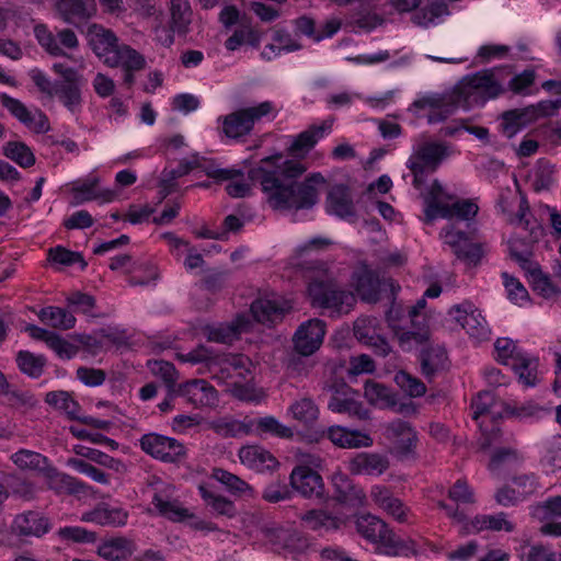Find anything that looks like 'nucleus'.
<instances>
[{"mask_svg": "<svg viewBox=\"0 0 561 561\" xmlns=\"http://www.w3.org/2000/svg\"><path fill=\"white\" fill-rule=\"evenodd\" d=\"M254 423L233 419H221L213 423L215 432L224 437H239L253 431Z\"/></svg>", "mask_w": 561, "mask_h": 561, "instance_id": "obj_49", "label": "nucleus"}, {"mask_svg": "<svg viewBox=\"0 0 561 561\" xmlns=\"http://www.w3.org/2000/svg\"><path fill=\"white\" fill-rule=\"evenodd\" d=\"M290 307L277 299L261 298L251 305L253 318L263 324L271 325L280 321Z\"/></svg>", "mask_w": 561, "mask_h": 561, "instance_id": "obj_30", "label": "nucleus"}, {"mask_svg": "<svg viewBox=\"0 0 561 561\" xmlns=\"http://www.w3.org/2000/svg\"><path fill=\"white\" fill-rule=\"evenodd\" d=\"M325 209L328 214L350 222L357 219L351 190L345 184H335L330 188L325 198Z\"/></svg>", "mask_w": 561, "mask_h": 561, "instance_id": "obj_13", "label": "nucleus"}, {"mask_svg": "<svg viewBox=\"0 0 561 561\" xmlns=\"http://www.w3.org/2000/svg\"><path fill=\"white\" fill-rule=\"evenodd\" d=\"M306 171L302 162L277 153L263 158L257 167L249 170L248 175L254 184H260L273 209L300 210L310 209L318 203L319 186L327 182L319 172L299 182Z\"/></svg>", "mask_w": 561, "mask_h": 561, "instance_id": "obj_1", "label": "nucleus"}, {"mask_svg": "<svg viewBox=\"0 0 561 561\" xmlns=\"http://www.w3.org/2000/svg\"><path fill=\"white\" fill-rule=\"evenodd\" d=\"M45 402L49 405L64 411L70 419L79 420L78 412L80 405L67 391H50L45 397Z\"/></svg>", "mask_w": 561, "mask_h": 561, "instance_id": "obj_51", "label": "nucleus"}, {"mask_svg": "<svg viewBox=\"0 0 561 561\" xmlns=\"http://www.w3.org/2000/svg\"><path fill=\"white\" fill-rule=\"evenodd\" d=\"M386 436L407 456L414 451L419 440L417 434L411 424L401 419L393 420L387 424Z\"/></svg>", "mask_w": 561, "mask_h": 561, "instance_id": "obj_26", "label": "nucleus"}, {"mask_svg": "<svg viewBox=\"0 0 561 561\" xmlns=\"http://www.w3.org/2000/svg\"><path fill=\"white\" fill-rule=\"evenodd\" d=\"M11 460L22 470L42 471L48 467V460L39 453L20 449L11 455Z\"/></svg>", "mask_w": 561, "mask_h": 561, "instance_id": "obj_47", "label": "nucleus"}, {"mask_svg": "<svg viewBox=\"0 0 561 561\" xmlns=\"http://www.w3.org/2000/svg\"><path fill=\"white\" fill-rule=\"evenodd\" d=\"M38 317L43 322L55 329L69 330L76 324V318L72 312L60 307L49 306L43 308Z\"/></svg>", "mask_w": 561, "mask_h": 561, "instance_id": "obj_43", "label": "nucleus"}, {"mask_svg": "<svg viewBox=\"0 0 561 561\" xmlns=\"http://www.w3.org/2000/svg\"><path fill=\"white\" fill-rule=\"evenodd\" d=\"M308 290L312 305L329 309L332 314L347 313L356 302L353 293L336 288L329 277L325 279H313L310 282Z\"/></svg>", "mask_w": 561, "mask_h": 561, "instance_id": "obj_5", "label": "nucleus"}, {"mask_svg": "<svg viewBox=\"0 0 561 561\" xmlns=\"http://www.w3.org/2000/svg\"><path fill=\"white\" fill-rule=\"evenodd\" d=\"M83 84L84 80L55 83L53 96H56L70 113L77 114L81 111L82 106L81 88Z\"/></svg>", "mask_w": 561, "mask_h": 561, "instance_id": "obj_37", "label": "nucleus"}, {"mask_svg": "<svg viewBox=\"0 0 561 561\" xmlns=\"http://www.w3.org/2000/svg\"><path fill=\"white\" fill-rule=\"evenodd\" d=\"M496 360L503 365H511L519 360L526 353L520 351L516 343L508 337H499L494 343Z\"/></svg>", "mask_w": 561, "mask_h": 561, "instance_id": "obj_57", "label": "nucleus"}, {"mask_svg": "<svg viewBox=\"0 0 561 561\" xmlns=\"http://www.w3.org/2000/svg\"><path fill=\"white\" fill-rule=\"evenodd\" d=\"M265 535L268 541L278 551L283 550L288 553H299L305 551L309 546L307 537L294 528H267Z\"/></svg>", "mask_w": 561, "mask_h": 561, "instance_id": "obj_18", "label": "nucleus"}, {"mask_svg": "<svg viewBox=\"0 0 561 561\" xmlns=\"http://www.w3.org/2000/svg\"><path fill=\"white\" fill-rule=\"evenodd\" d=\"M176 394L194 408L210 407L217 402L216 389L204 379H193L180 385Z\"/></svg>", "mask_w": 561, "mask_h": 561, "instance_id": "obj_19", "label": "nucleus"}, {"mask_svg": "<svg viewBox=\"0 0 561 561\" xmlns=\"http://www.w3.org/2000/svg\"><path fill=\"white\" fill-rule=\"evenodd\" d=\"M451 199L453 196L444 190L443 185L438 180H435L432 183L430 191L424 196V221L426 224H431L433 220L438 218L442 208H444V206L447 204L446 202Z\"/></svg>", "mask_w": 561, "mask_h": 561, "instance_id": "obj_38", "label": "nucleus"}, {"mask_svg": "<svg viewBox=\"0 0 561 561\" xmlns=\"http://www.w3.org/2000/svg\"><path fill=\"white\" fill-rule=\"evenodd\" d=\"M173 493L174 488L171 484L157 482L154 484L152 504L158 512L168 519L182 522L192 515L187 508L181 507L178 501L172 500Z\"/></svg>", "mask_w": 561, "mask_h": 561, "instance_id": "obj_15", "label": "nucleus"}, {"mask_svg": "<svg viewBox=\"0 0 561 561\" xmlns=\"http://www.w3.org/2000/svg\"><path fill=\"white\" fill-rule=\"evenodd\" d=\"M128 513L121 507H112L101 503L91 511L84 512L80 519L100 526L119 527L127 523Z\"/></svg>", "mask_w": 561, "mask_h": 561, "instance_id": "obj_27", "label": "nucleus"}, {"mask_svg": "<svg viewBox=\"0 0 561 561\" xmlns=\"http://www.w3.org/2000/svg\"><path fill=\"white\" fill-rule=\"evenodd\" d=\"M56 10L67 23L87 20L95 12L94 0H56Z\"/></svg>", "mask_w": 561, "mask_h": 561, "instance_id": "obj_34", "label": "nucleus"}, {"mask_svg": "<svg viewBox=\"0 0 561 561\" xmlns=\"http://www.w3.org/2000/svg\"><path fill=\"white\" fill-rule=\"evenodd\" d=\"M394 381L410 397H421L426 392L424 382L404 370L396 374Z\"/></svg>", "mask_w": 561, "mask_h": 561, "instance_id": "obj_62", "label": "nucleus"}, {"mask_svg": "<svg viewBox=\"0 0 561 561\" xmlns=\"http://www.w3.org/2000/svg\"><path fill=\"white\" fill-rule=\"evenodd\" d=\"M325 324L320 319H311L300 324L294 335L295 350L302 356L313 354L322 344Z\"/></svg>", "mask_w": 561, "mask_h": 561, "instance_id": "obj_12", "label": "nucleus"}, {"mask_svg": "<svg viewBox=\"0 0 561 561\" xmlns=\"http://www.w3.org/2000/svg\"><path fill=\"white\" fill-rule=\"evenodd\" d=\"M19 369L31 378H39L46 365L43 355H35L28 351H20L16 355Z\"/></svg>", "mask_w": 561, "mask_h": 561, "instance_id": "obj_50", "label": "nucleus"}, {"mask_svg": "<svg viewBox=\"0 0 561 561\" xmlns=\"http://www.w3.org/2000/svg\"><path fill=\"white\" fill-rule=\"evenodd\" d=\"M291 488L304 497H322L324 484L322 477L306 466L294 468L289 476Z\"/></svg>", "mask_w": 561, "mask_h": 561, "instance_id": "obj_17", "label": "nucleus"}, {"mask_svg": "<svg viewBox=\"0 0 561 561\" xmlns=\"http://www.w3.org/2000/svg\"><path fill=\"white\" fill-rule=\"evenodd\" d=\"M502 68L483 69L462 78L457 89L459 96L468 104L472 102L483 104L490 99L502 94L505 89L499 76Z\"/></svg>", "mask_w": 561, "mask_h": 561, "instance_id": "obj_2", "label": "nucleus"}, {"mask_svg": "<svg viewBox=\"0 0 561 561\" xmlns=\"http://www.w3.org/2000/svg\"><path fill=\"white\" fill-rule=\"evenodd\" d=\"M136 551V545L126 537H112L99 545L96 553L108 561H125Z\"/></svg>", "mask_w": 561, "mask_h": 561, "instance_id": "obj_32", "label": "nucleus"}, {"mask_svg": "<svg viewBox=\"0 0 561 561\" xmlns=\"http://www.w3.org/2000/svg\"><path fill=\"white\" fill-rule=\"evenodd\" d=\"M289 411L293 417L306 425L312 424L319 416V409L310 398H302L295 401Z\"/></svg>", "mask_w": 561, "mask_h": 561, "instance_id": "obj_58", "label": "nucleus"}, {"mask_svg": "<svg viewBox=\"0 0 561 561\" xmlns=\"http://www.w3.org/2000/svg\"><path fill=\"white\" fill-rule=\"evenodd\" d=\"M274 112L273 102L264 101L257 105L241 107L220 116L218 122L221 124V131L227 138L241 140L251 134L256 123Z\"/></svg>", "mask_w": 561, "mask_h": 561, "instance_id": "obj_3", "label": "nucleus"}, {"mask_svg": "<svg viewBox=\"0 0 561 561\" xmlns=\"http://www.w3.org/2000/svg\"><path fill=\"white\" fill-rule=\"evenodd\" d=\"M250 422L254 423L253 431H255L257 435L271 434L280 438H288L293 436L291 428L278 422L274 416L268 415L251 420Z\"/></svg>", "mask_w": 561, "mask_h": 561, "instance_id": "obj_53", "label": "nucleus"}, {"mask_svg": "<svg viewBox=\"0 0 561 561\" xmlns=\"http://www.w3.org/2000/svg\"><path fill=\"white\" fill-rule=\"evenodd\" d=\"M0 103L14 118L32 131L43 134L49 129L48 118L41 110H30L20 100L7 93H0Z\"/></svg>", "mask_w": 561, "mask_h": 561, "instance_id": "obj_9", "label": "nucleus"}, {"mask_svg": "<svg viewBox=\"0 0 561 561\" xmlns=\"http://www.w3.org/2000/svg\"><path fill=\"white\" fill-rule=\"evenodd\" d=\"M34 34L39 45L51 56H66L62 47L76 49L79 46L77 35L69 28H62L54 35L46 25L38 24L34 27Z\"/></svg>", "mask_w": 561, "mask_h": 561, "instance_id": "obj_11", "label": "nucleus"}, {"mask_svg": "<svg viewBox=\"0 0 561 561\" xmlns=\"http://www.w3.org/2000/svg\"><path fill=\"white\" fill-rule=\"evenodd\" d=\"M505 403L497 401L492 391H480L472 400L470 409L473 420L489 417L492 422L503 417Z\"/></svg>", "mask_w": 561, "mask_h": 561, "instance_id": "obj_29", "label": "nucleus"}, {"mask_svg": "<svg viewBox=\"0 0 561 561\" xmlns=\"http://www.w3.org/2000/svg\"><path fill=\"white\" fill-rule=\"evenodd\" d=\"M537 366V359L529 357L527 354L519 357L518 362L512 363V368L518 375L519 381L527 387H534L538 382Z\"/></svg>", "mask_w": 561, "mask_h": 561, "instance_id": "obj_56", "label": "nucleus"}, {"mask_svg": "<svg viewBox=\"0 0 561 561\" xmlns=\"http://www.w3.org/2000/svg\"><path fill=\"white\" fill-rule=\"evenodd\" d=\"M462 328L470 336L478 341L489 339L490 329L488 322L474 306H472L471 314L466 317Z\"/></svg>", "mask_w": 561, "mask_h": 561, "instance_id": "obj_59", "label": "nucleus"}, {"mask_svg": "<svg viewBox=\"0 0 561 561\" xmlns=\"http://www.w3.org/2000/svg\"><path fill=\"white\" fill-rule=\"evenodd\" d=\"M89 45L94 54L107 65V58L115 54L121 46L114 32L99 24H92L88 28Z\"/></svg>", "mask_w": 561, "mask_h": 561, "instance_id": "obj_21", "label": "nucleus"}, {"mask_svg": "<svg viewBox=\"0 0 561 561\" xmlns=\"http://www.w3.org/2000/svg\"><path fill=\"white\" fill-rule=\"evenodd\" d=\"M149 368L154 375L162 378L168 390L173 392L175 391L178 371L172 363L165 360H153L149 362Z\"/></svg>", "mask_w": 561, "mask_h": 561, "instance_id": "obj_63", "label": "nucleus"}, {"mask_svg": "<svg viewBox=\"0 0 561 561\" xmlns=\"http://www.w3.org/2000/svg\"><path fill=\"white\" fill-rule=\"evenodd\" d=\"M238 323H231V324H219L217 327H206L205 332L207 335V339L211 342L216 343H224V344H230L232 343L237 337L238 334L241 331L242 324L241 319L238 318Z\"/></svg>", "mask_w": 561, "mask_h": 561, "instance_id": "obj_55", "label": "nucleus"}, {"mask_svg": "<svg viewBox=\"0 0 561 561\" xmlns=\"http://www.w3.org/2000/svg\"><path fill=\"white\" fill-rule=\"evenodd\" d=\"M139 445L146 454L163 462H181L186 456V449L182 443L157 433L142 435Z\"/></svg>", "mask_w": 561, "mask_h": 561, "instance_id": "obj_7", "label": "nucleus"}, {"mask_svg": "<svg viewBox=\"0 0 561 561\" xmlns=\"http://www.w3.org/2000/svg\"><path fill=\"white\" fill-rule=\"evenodd\" d=\"M332 123L324 121L321 125H312L293 137L288 152L294 157H305L316 144L330 133Z\"/></svg>", "mask_w": 561, "mask_h": 561, "instance_id": "obj_24", "label": "nucleus"}, {"mask_svg": "<svg viewBox=\"0 0 561 561\" xmlns=\"http://www.w3.org/2000/svg\"><path fill=\"white\" fill-rule=\"evenodd\" d=\"M383 553L389 557H409L416 554V547L413 540H401L396 537L392 530L387 526L385 531L378 537V541Z\"/></svg>", "mask_w": 561, "mask_h": 561, "instance_id": "obj_40", "label": "nucleus"}, {"mask_svg": "<svg viewBox=\"0 0 561 561\" xmlns=\"http://www.w3.org/2000/svg\"><path fill=\"white\" fill-rule=\"evenodd\" d=\"M373 502L399 523L407 522V507L402 501L394 497L392 492L385 485H374L370 490Z\"/></svg>", "mask_w": 561, "mask_h": 561, "instance_id": "obj_31", "label": "nucleus"}, {"mask_svg": "<svg viewBox=\"0 0 561 561\" xmlns=\"http://www.w3.org/2000/svg\"><path fill=\"white\" fill-rule=\"evenodd\" d=\"M198 491L206 505L217 515L228 518H232L237 515V508L232 501L209 491L204 485H199Z\"/></svg>", "mask_w": 561, "mask_h": 561, "instance_id": "obj_45", "label": "nucleus"}, {"mask_svg": "<svg viewBox=\"0 0 561 561\" xmlns=\"http://www.w3.org/2000/svg\"><path fill=\"white\" fill-rule=\"evenodd\" d=\"M518 558L520 561H556L554 553L541 545L522 546Z\"/></svg>", "mask_w": 561, "mask_h": 561, "instance_id": "obj_64", "label": "nucleus"}, {"mask_svg": "<svg viewBox=\"0 0 561 561\" xmlns=\"http://www.w3.org/2000/svg\"><path fill=\"white\" fill-rule=\"evenodd\" d=\"M48 488L56 493L81 494L85 493L88 485L67 473L59 472L53 467H47L44 471Z\"/></svg>", "mask_w": 561, "mask_h": 561, "instance_id": "obj_33", "label": "nucleus"}, {"mask_svg": "<svg viewBox=\"0 0 561 561\" xmlns=\"http://www.w3.org/2000/svg\"><path fill=\"white\" fill-rule=\"evenodd\" d=\"M331 390L333 393L328 402L330 411L347 414L362 421L370 417L369 411L355 398V392L350 386L341 383L339 387L332 386Z\"/></svg>", "mask_w": 561, "mask_h": 561, "instance_id": "obj_10", "label": "nucleus"}, {"mask_svg": "<svg viewBox=\"0 0 561 561\" xmlns=\"http://www.w3.org/2000/svg\"><path fill=\"white\" fill-rule=\"evenodd\" d=\"M60 540L73 543H93L96 541V534L80 526H65L57 530Z\"/></svg>", "mask_w": 561, "mask_h": 561, "instance_id": "obj_61", "label": "nucleus"}, {"mask_svg": "<svg viewBox=\"0 0 561 561\" xmlns=\"http://www.w3.org/2000/svg\"><path fill=\"white\" fill-rule=\"evenodd\" d=\"M389 467L387 455L373 451L357 453L347 462L348 471L355 476L380 477Z\"/></svg>", "mask_w": 561, "mask_h": 561, "instance_id": "obj_14", "label": "nucleus"}, {"mask_svg": "<svg viewBox=\"0 0 561 561\" xmlns=\"http://www.w3.org/2000/svg\"><path fill=\"white\" fill-rule=\"evenodd\" d=\"M533 108L511 110L502 114L501 127L508 137L516 135L522 128L536 121V114Z\"/></svg>", "mask_w": 561, "mask_h": 561, "instance_id": "obj_41", "label": "nucleus"}, {"mask_svg": "<svg viewBox=\"0 0 561 561\" xmlns=\"http://www.w3.org/2000/svg\"><path fill=\"white\" fill-rule=\"evenodd\" d=\"M211 478L224 484L227 490L233 494L243 495L247 493L252 494L253 489L245 481H243L238 476L221 469L215 468L213 469Z\"/></svg>", "mask_w": 561, "mask_h": 561, "instance_id": "obj_52", "label": "nucleus"}, {"mask_svg": "<svg viewBox=\"0 0 561 561\" xmlns=\"http://www.w3.org/2000/svg\"><path fill=\"white\" fill-rule=\"evenodd\" d=\"M2 153L21 168L33 167L36 161L31 148L22 141H8L2 147Z\"/></svg>", "mask_w": 561, "mask_h": 561, "instance_id": "obj_46", "label": "nucleus"}, {"mask_svg": "<svg viewBox=\"0 0 561 561\" xmlns=\"http://www.w3.org/2000/svg\"><path fill=\"white\" fill-rule=\"evenodd\" d=\"M98 184H99V179L92 178V179H88L87 181H84L78 185H75L72 191H73L76 204H82V203H85L89 201H94V199H102L103 202H112L115 198L116 193L113 190H110V188L99 190Z\"/></svg>", "mask_w": 561, "mask_h": 561, "instance_id": "obj_39", "label": "nucleus"}, {"mask_svg": "<svg viewBox=\"0 0 561 561\" xmlns=\"http://www.w3.org/2000/svg\"><path fill=\"white\" fill-rule=\"evenodd\" d=\"M107 66L121 67L124 71L123 81L128 87L135 82V72L142 70L146 67L145 57L136 49L128 45L122 44L111 56L107 58Z\"/></svg>", "mask_w": 561, "mask_h": 561, "instance_id": "obj_16", "label": "nucleus"}, {"mask_svg": "<svg viewBox=\"0 0 561 561\" xmlns=\"http://www.w3.org/2000/svg\"><path fill=\"white\" fill-rule=\"evenodd\" d=\"M51 529L50 519L39 511L28 510L16 514L11 524L10 533L16 538L27 541L42 538Z\"/></svg>", "mask_w": 561, "mask_h": 561, "instance_id": "obj_8", "label": "nucleus"}, {"mask_svg": "<svg viewBox=\"0 0 561 561\" xmlns=\"http://www.w3.org/2000/svg\"><path fill=\"white\" fill-rule=\"evenodd\" d=\"M48 259L50 262L64 266H70L78 263L80 264L81 270H84L88 265L81 253L70 251L61 245L50 248L48 251Z\"/></svg>", "mask_w": 561, "mask_h": 561, "instance_id": "obj_60", "label": "nucleus"}, {"mask_svg": "<svg viewBox=\"0 0 561 561\" xmlns=\"http://www.w3.org/2000/svg\"><path fill=\"white\" fill-rule=\"evenodd\" d=\"M511 255L524 270L528 272L529 282L535 291L545 298H551L558 294V289L551 283L549 276L545 274L538 265H534L525 254L511 249Z\"/></svg>", "mask_w": 561, "mask_h": 561, "instance_id": "obj_23", "label": "nucleus"}, {"mask_svg": "<svg viewBox=\"0 0 561 561\" xmlns=\"http://www.w3.org/2000/svg\"><path fill=\"white\" fill-rule=\"evenodd\" d=\"M448 154V146L444 142L425 141L414 147L407 162V167L413 174V186L421 188L427 173L436 171Z\"/></svg>", "mask_w": 561, "mask_h": 561, "instance_id": "obj_4", "label": "nucleus"}, {"mask_svg": "<svg viewBox=\"0 0 561 561\" xmlns=\"http://www.w3.org/2000/svg\"><path fill=\"white\" fill-rule=\"evenodd\" d=\"M355 525L357 533L370 542H377L387 527L381 518L369 513L357 516Z\"/></svg>", "mask_w": 561, "mask_h": 561, "instance_id": "obj_44", "label": "nucleus"}, {"mask_svg": "<svg viewBox=\"0 0 561 561\" xmlns=\"http://www.w3.org/2000/svg\"><path fill=\"white\" fill-rule=\"evenodd\" d=\"M334 500L347 507L358 508L364 505L366 494L364 490L354 483L346 474L339 472L332 477Z\"/></svg>", "mask_w": 561, "mask_h": 561, "instance_id": "obj_20", "label": "nucleus"}, {"mask_svg": "<svg viewBox=\"0 0 561 561\" xmlns=\"http://www.w3.org/2000/svg\"><path fill=\"white\" fill-rule=\"evenodd\" d=\"M352 284L358 297L368 304L379 301L381 293L387 289L390 290L391 297L394 299L396 291L400 289V286L396 285L391 278L381 277L366 265L353 272Z\"/></svg>", "mask_w": 561, "mask_h": 561, "instance_id": "obj_6", "label": "nucleus"}, {"mask_svg": "<svg viewBox=\"0 0 561 561\" xmlns=\"http://www.w3.org/2000/svg\"><path fill=\"white\" fill-rule=\"evenodd\" d=\"M327 437L340 448L370 447L373 438L358 430H348L340 425H332L327 430Z\"/></svg>", "mask_w": 561, "mask_h": 561, "instance_id": "obj_28", "label": "nucleus"}, {"mask_svg": "<svg viewBox=\"0 0 561 561\" xmlns=\"http://www.w3.org/2000/svg\"><path fill=\"white\" fill-rule=\"evenodd\" d=\"M239 458L243 466L256 472H272L279 462L264 447L259 445L243 446L239 450Z\"/></svg>", "mask_w": 561, "mask_h": 561, "instance_id": "obj_22", "label": "nucleus"}, {"mask_svg": "<svg viewBox=\"0 0 561 561\" xmlns=\"http://www.w3.org/2000/svg\"><path fill=\"white\" fill-rule=\"evenodd\" d=\"M479 207L469 199L456 201L453 204H446L442 208L438 217L445 219L458 218L460 220H470L478 214Z\"/></svg>", "mask_w": 561, "mask_h": 561, "instance_id": "obj_48", "label": "nucleus"}, {"mask_svg": "<svg viewBox=\"0 0 561 561\" xmlns=\"http://www.w3.org/2000/svg\"><path fill=\"white\" fill-rule=\"evenodd\" d=\"M419 358L422 374L432 381L437 373L445 368L447 354L442 346H430L421 351Z\"/></svg>", "mask_w": 561, "mask_h": 561, "instance_id": "obj_35", "label": "nucleus"}, {"mask_svg": "<svg viewBox=\"0 0 561 561\" xmlns=\"http://www.w3.org/2000/svg\"><path fill=\"white\" fill-rule=\"evenodd\" d=\"M398 319V310L392 306L387 312V321L396 331L399 343L404 350H410L412 344L420 345L428 340L430 333L424 324L415 322V325L411 323V329H405L397 324Z\"/></svg>", "mask_w": 561, "mask_h": 561, "instance_id": "obj_25", "label": "nucleus"}, {"mask_svg": "<svg viewBox=\"0 0 561 561\" xmlns=\"http://www.w3.org/2000/svg\"><path fill=\"white\" fill-rule=\"evenodd\" d=\"M364 396L369 403L380 408L394 405L390 389L379 382L367 381L364 387Z\"/></svg>", "mask_w": 561, "mask_h": 561, "instance_id": "obj_54", "label": "nucleus"}, {"mask_svg": "<svg viewBox=\"0 0 561 561\" xmlns=\"http://www.w3.org/2000/svg\"><path fill=\"white\" fill-rule=\"evenodd\" d=\"M306 526L314 531L337 530L345 524V518L333 515L325 510H310L301 516Z\"/></svg>", "mask_w": 561, "mask_h": 561, "instance_id": "obj_36", "label": "nucleus"}, {"mask_svg": "<svg viewBox=\"0 0 561 561\" xmlns=\"http://www.w3.org/2000/svg\"><path fill=\"white\" fill-rule=\"evenodd\" d=\"M171 28L179 34H185L192 22V8L188 0H170Z\"/></svg>", "mask_w": 561, "mask_h": 561, "instance_id": "obj_42", "label": "nucleus"}]
</instances>
